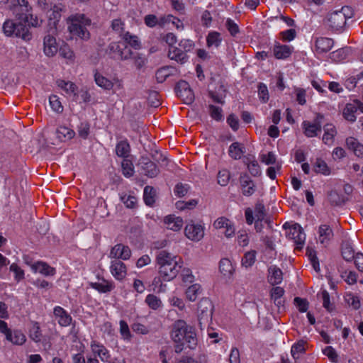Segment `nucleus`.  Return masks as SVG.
Wrapping results in <instances>:
<instances>
[{
    "label": "nucleus",
    "mask_w": 363,
    "mask_h": 363,
    "mask_svg": "<svg viewBox=\"0 0 363 363\" xmlns=\"http://www.w3.org/2000/svg\"><path fill=\"white\" fill-rule=\"evenodd\" d=\"M16 18L19 22L15 23L11 19H7L2 26L3 33L6 37H16L25 42H29L33 38L30 27H38L40 23L36 16L29 13H16Z\"/></svg>",
    "instance_id": "nucleus-1"
},
{
    "label": "nucleus",
    "mask_w": 363,
    "mask_h": 363,
    "mask_svg": "<svg viewBox=\"0 0 363 363\" xmlns=\"http://www.w3.org/2000/svg\"><path fill=\"white\" fill-rule=\"evenodd\" d=\"M169 334L177 354L181 353L185 347L194 350L197 346L198 339L194 327L187 324L184 320L174 321Z\"/></svg>",
    "instance_id": "nucleus-2"
},
{
    "label": "nucleus",
    "mask_w": 363,
    "mask_h": 363,
    "mask_svg": "<svg viewBox=\"0 0 363 363\" xmlns=\"http://www.w3.org/2000/svg\"><path fill=\"white\" fill-rule=\"evenodd\" d=\"M181 259L167 250H162L157 252L156 264L160 277L165 281L174 279L180 272L182 262Z\"/></svg>",
    "instance_id": "nucleus-3"
},
{
    "label": "nucleus",
    "mask_w": 363,
    "mask_h": 363,
    "mask_svg": "<svg viewBox=\"0 0 363 363\" xmlns=\"http://www.w3.org/2000/svg\"><path fill=\"white\" fill-rule=\"evenodd\" d=\"M91 22V20L83 13L72 14L67 19V29L72 36L86 41L90 38L87 27L90 26Z\"/></svg>",
    "instance_id": "nucleus-4"
},
{
    "label": "nucleus",
    "mask_w": 363,
    "mask_h": 363,
    "mask_svg": "<svg viewBox=\"0 0 363 363\" xmlns=\"http://www.w3.org/2000/svg\"><path fill=\"white\" fill-rule=\"evenodd\" d=\"M354 16V10L348 6H342L340 10L334 11L328 14L326 23L333 30H341L347 23V19Z\"/></svg>",
    "instance_id": "nucleus-5"
},
{
    "label": "nucleus",
    "mask_w": 363,
    "mask_h": 363,
    "mask_svg": "<svg viewBox=\"0 0 363 363\" xmlns=\"http://www.w3.org/2000/svg\"><path fill=\"white\" fill-rule=\"evenodd\" d=\"M213 309V304L208 298H203L199 302L197 315L199 325L201 330L211 322Z\"/></svg>",
    "instance_id": "nucleus-6"
},
{
    "label": "nucleus",
    "mask_w": 363,
    "mask_h": 363,
    "mask_svg": "<svg viewBox=\"0 0 363 363\" xmlns=\"http://www.w3.org/2000/svg\"><path fill=\"white\" fill-rule=\"evenodd\" d=\"M106 53L111 58L117 60H127L133 55V51L124 43L116 42L108 45Z\"/></svg>",
    "instance_id": "nucleus-7"
},
{
    "label": "nucleus",
    "mask_w": 363,
    "mask_h": 363,
    "mask_svg": "<svg viewBox=\"0 0 363 363\" xmlns=\"http://www.w3.org/2000/svg\"><path fill=\"white\" fill-rule=\"evenodd\" d=\"M357 111L363 113V103L358 99H354L345 105L342 111V116L345 120L353 123L357 119L355 113Z\"/></svg>",
    "instance_id": "nucleus-8"
},
{
    "label": "nucleus",
    "mask_w": 363,
    "mask_h": 363,
    "mask_svg": "<svg viewBox=\"0 0 363 363\" xmlns=\"http://www.w3.org/2000/svg\"><path fill=\"white\" fill-rule=\"evenodd\" d=\"M177 96L186 104H191L194 101V94L186 81H179L176 86Z\"/></svg>",
    "instance_id": "nucleus-9"
},
{
    "label": "nucleus",
    "mask_w": 363,
    "mask_h": 363,
    "mask_svg": "<svg viewBox=\"0 0 363 363\" xmlns=\"http://www.w3.org/2000/svg\"><path fill=\"white\" fill-rule=\"evenodd\" d=\"M287 236L289 239L294 241L297 249L301 250L303 247L306 240V235L300 225L294 224L290 228L289 231L287 233Z\"/></svg>",
    "instance_id": "nucleus-10"
},
{
    "label": "nucleus",
    "mask_w": 363,
    "mask_h": 363,
    "mask_svg": "<svg viewBox=\"0 0 363 363\" xmlns=\"http://www.w3.org/2000/svg\"><path fill=\"white\" fill-rule=\"evenodd\" d=\"M185 235L189 239L198 242L204 236L203 227L201 224L189 223L185 227Z\"/></svg>",
    "instance_id": "nucleus-11"
},
{
    "label": "nucleus",
    "mask_w": 363,
    "mask_h": 363,
    "mask_svg": "<svg viewBox=\"0 0 363 363\" xmlns=\"http://www.w3.org/2000/svg\"><path fill=\"white\" fill-rule=\"evenodd\" d=\"M138 164L141 167L145 175L148 177H155L160 172V169L156 164L146 157H141L139 160Z\"/></svg>",
    "instance_id": "nucleus-12"
},
{
    "label": "nucleus",
    "mask_w": 363,
    "mask_h": 363,
    "mask_svg": "<svg viewBox=\"0 0 363 363\" xmlns=\"http://www.w3.org/2000/svg\"><path fill=\"white\" fill-rule=\"evenodd\" d=\"M242 194L245 196H252L256 191V186L246 173H242L239 178Z\"/></svg>",
    "instance_id": "nucleus-13"
},
{
    "label": "nucleus",
    "mask_w": 363,
    "mask_h": 363,
    "mask_svg": "<svg viewBox=\"0 0 363 363\" xmlns=\"http://www.w3.org/2000/svg\"><path fill=\"white\" fill-rule=\"evenodd\" d=\"M131 256V250L128 246L123 244H117L114 245L110 252L109 257L115 259L127 260Z\"/></svg>",
    "instance_id": "nucleus-14"
},
{
    "label": "nucleus",
    "mask_w": 363,
    "mask_h": 363,
    "mask_svg": "<svg viewBox=\"0 0 363 363\" xmlns=\"http://www.w3.org/2000/svg\"><path fill=\"white\" fill-rule=\"evenodd\" d=\"M110 269L112 275L118 280H122L127 274L125 264L118 259L111 261Z\"/></svg>",
    "instance_id": "nucleus-15"
},
{
    "label": "nucleus",
    "mask_w": 363,
    "mask_h": 363,
    "mask_svg": "<svg viewBox=\"0 0 363 363\" xmlns=\"http://www.w3.org/2000/svg\"><path fill=\"white\" fill-rule=\"evenodd\" d=\"M44 52L47 56L52 57L55 55L58 50L56 39L52 35L48 34L44 38Z\"/></svg>",
    "instance_id": "nucleus-16"
},
{
    "label": "nucleus",
    "mask_w": 363,
    "mask_h": 363,
    "mask_svg": "<svg viewBox=\"0 0 363 363\" xmlns=\"http://www.w3.org/2000/svg\"><path fill=\"white\" fill-rule=\"evenodd\" d=\"M54 314L58 318V323L61 326L66 327L71 324L72 318L63 308L56 306L54 308Z\"/></svg>",
    "instance_id": "nucleus-17"
},
{
    "label": "nucleus",
    "mask_w": 363,
    "mask_h": 363,
    "mask_svg": "<svg viewBox=\"0 0 363 363\" xmlns=\"http://www.w3.org/2000/svg\"><path fill=\"white\" fill-rule=\"evenodd\" d=\"M268 281L274 286L279 284L283 280L282 271L276 265L270 266L268 269Z\"/></svg>",
    "instance_id": "nucleus-18"
},
{
    "label": "nucleus",
    "mask_w": 363,
    "mask_h": 363,
    "mask_svg": "<svg viewBox=\"0 0 363 363\" xmlns=\"http://www.w3.org/2000/svg\"><path fill=\"white\" fill-rule=\"evenodd\" d=\"M5 337L6 340L16 345H22L26 340L25 335L18 330H11Z\"/></svg>",
    "instance_id": "nucleus-19"
},
{
    "label": "nucleus",
    "mask_w": 363,
    "mask_h": 363,
    "mask_svg": "<svg viewBox=\"0 0 363 363\" xmlns=\"http://www.w3.org/2000/svg\"><path fill=\"white\" fill-rule=\"evenodd\" d=\"M315 50L318 53L327 52L333 46V40L328 38H318L315 40Z\"/></svg>",
    "instance_id": "nucleus-20"
},
{
    "label": "nucleus",
    "mask_w": 363,
    "mask_h": 363,
    "mask_svg": "<svg viewBox=\"0 0 363 363\" xmlns=\"http://www.w3.org/2000/svg\"><path fill=\"white\" fill-rule=\"evenodd\" d=\"M293 48L286 45L277 43L273 48L274 55L277 59H285L290 56Z\"/></svg>",
    "instance_id": "nucleus-21"
},
{
    "label": "nucleus",
    "mask_w": 363,
    "mask_h": 363,
    "mask_svg": "<svg viewBox=\"0 0 363 363\" xmlns=\"http://www.w3.org/2000/svg\"><path fill=\"white\" fill-rule=\"evenodd\" d=\"M92 352L97 354L103 362H106L110 357L108 350L103 345L96 341L91 343Z\"/></svg>",
    "instance_id": "nucleus-22"
},
{
    "label": "nucleus",
    "mask_w": 363,
    "mask_h": 363,
    "mask_svg": "<svg viewBox=\"0 0 363 363\" xmlns=\"http://www.w3.org/2000/svg\"><path fill=\"white\" fill-rule=\"evenodd\" d=\"M319 240L323 245H326L333 237V232L331 228L326 224L321 225L318 229Z\"/></svg>",
    "instance_id": "nucleus-23"
},
{
    "label": "nucleus",
    "mask_w": 363,
    "mask_h": 363,
    "mask_svg": "<svg viewBox=\"0 0 363 363\" xmlns=\"http://www.w3.org/2000/svg\"><path fill=\"white\" fill-rule=\"evenodd\" d=\"M168 57L169 59L180 62L181 64L186 62L188 58L186 52H184L182 49L177 47H172L169 49Z\"/></svg>",
    "instance_id": "nucleus-24"
},
{
    "label": "nucleus",
    "mask_w": 363,
    "mask_h": 363,
    "mask_svg": "<svg viewBox=\"0 0 363 363\" xmlns=\"http://www.w3.org/2000/svg\"><path fill=\"white\" fill-rule=\"evenodd\" d=\"M164 223L168 229L179 231L183 225V220L180 217L169 215L164 218Z\"/></svg>",
    "instance_id": "nucleus-25"
},
{
    "label": "nucleus",
    "mask_w": 363,
    "mask_h": 363,
    "mask_svg": "<svg viewBox=\"0 0 363 363\" xmlns=\"http://www.w3.org/2000/svg\"><path fill=\"white\" fill-rule=\"evenodd\" d=\"M302 125L304 129V134L308 138L315 137L321 131V125L320 124H315L314 123L305 121L303 122Z\"/></svg>",
    "instance_id": "nucleus-26"
},
{
    "label": "nucleus",
    "mask_w": 363,
    "mask_h": 363,
    "mask_svg": "<svg viewBox=\"0 0 363 363\" xmlns=\"http://www.w3.org/2000/svg\"><path fill=\"white\" fill-rule=\"evenodd\" d=\"M57 86L65 91L67 94L73 95L74 97L78 96L77 86L76 84L70 81H65L62 79H57L56 82Z\"/></svg>",
    "instance_id": "nucleus-27"
},
{
    "label": "nucleus",
    "mask_w": 363,
    "mask_h": 363,
    "mask_svg": "<svg viewBox=\"0 0 363 363\" xmlns=\"http://www.w3.org/2000/svg\"><path fill=\"white\" fill-rule=\"evenodd\" d=\"M32 269L45 276H53L55 274V269L43 262H38L33 264Z\"/></svg>",
    "instance_id": "nucleus-28"
},
{
    "label": "nucleus",
    "mask_w": 363,
    "mask_h": 363,
    "mask_svg": "<svg viewBox=\"0 0 363 363\" xmlns=\"http://www.w3.org/2000/svg\"><path fill=\"white\" fill-rule=\"evenodd\" d=\"M90 286L100 293L110 292L114 288L113 282L108 281L104 279H101V282H91L90 283Z\"/></svg>",
    "instance_id": "nucleus-29"
},
{
    "label": "nucleus",
    "mask_w": 363,
    "mask_h": 363,
    "mask_svg": "<svg viewBox=\"0 0 363 363\" xmlns=\"http://www.w3.org/2000/svg\"><path fill=\"white\" fill-rule=\"evenodd\" d=\"M228 152L232 158L239 160L245 152V147L240 143L235 142L230 145Z\"/></svg>",
    "instance_id": "nucleus-30"
},
{
    "label": "nucleus",
    "mask_w": 363,
    "mask_h": 363,
    "mask_svg": "<svg viewBox=\"0 0 363 363\" xmlns=\"http://www.w3.org/2000/svg\"><path fill=\"white\" fill-rule=\"evenodd\" d=\"M56 135L60 140L65 141L72 139L74 136L75 133L73 130L66 126H60L56 130Z\"/></svg>",
    "instance_id": "nucleus-31"
},
{
    "label": "nucleus",
    "mask_w": 363,
    "mask_h": 363,
    "mask_svg": "<svg viewBox=\"0 0 363 363\" xmlns=\"http://www.w3.org/2000/svg\"><path fill=\"white\" fill-rule=\"evenodd\" d=\"M156 191L152 186H146L144 189L143 199L147 206H152L155 201Z\"/></svg>",
    "instance_id": "nucleus-32"
},
{
    "label": "nucleus",
    "mask_w": 363,
    "mask_h": 363,
    "mask_svg": "<svg viewBox=\"0 0 363 363\" xmlns=\"http://www.w3.org/2000/svg\"><path fill=\"white\" fill-rule=\"evenodd\" d=\"M324 135L323 137V141L325 144L330 145L332 143L334 136L336 134V130L332 124H326L324 125Z\"/></svg>",
    "instance_id": "nucleus-33"
},
{
    "label": "nucleus",
    "mask_w": 363,
    "mask_h": 363,
    "mask_svg": "<svg viewBox=\"0 0 363 363\" xmlns=\"http://www.w3.org/2000/svg\"><path fill=\"white\" fill-rule=\"evenodd\" d=\"M130 151V147L127 140L118 142L116 147V152L118 157L126 158Z\"/></svg>",
    "instance_id": "nucleus-34"
},
{
    "label": "nucleus",
    "mask_w": 363,
    "mask_h": 363,
    "mask_svg": "<svg viewBox=\"0 0 363 363\" xmlns=\"http://www.w3.org/2000/svg\"><path fill=\"white\" fill-rule=\"evenodd\" d=\"M94 80L99 86L105 90H111L113 86V83L111 80L98 72L94 74Z\"/></svg>",
    "instance_id": "nucleus-35"
},
{
    "label": "nucleus",
    "mask_w": 363,
    "mask_h": 363,
    "mask_svg": "<svg viewBox=\"0 0 363 363\" xmlns=\"http://www.w3.org/2000/svg\"><path fill=\"white\" fill-rule=\"evenodd\" d=\"M313 170L316 173L323 174L324 175H329L330 174V169L328 164L320 158L316 159L313 164Z\"/></svg>",
    "instance_id": "nucleus-36"
},
{
    "label": "nucleus",
    "mask_w": 363,
    "mask_h": 363,
    "mask_svg": "<svg viewBox=\"0 0 363 363\" xmlns=\"http://www.w3.org/2000/svg\"><path fill=\"white\" fill-rule=\"evenodd\" d=\"M328 199L330 203L334 206H340L345 203L346 198L345 196L340 194L336 191H331L328 193Z\"/></svg>",
    "instance_id": "nucleus-37"
},
{
    "label": "nucleus",
    "mask_w": 363,
    "mask_h": 363,
    "mask_svg": "<svg viewBox=\"0 0 363 363\" xmlns=\"http://www.w3.org/2000/svg\"><path fill=\"white\" fill-rule=\"evenodd\" d=\"M219 269L224 276H230L234 272L233 266L228 259H222L220 261Z\"/></svg>",
    "instance_id": "nucleus-38"
},
{
    "label": "nucleus",
    "mask_w": 363,
    "mask_h": 363,
    "mask_svg": "<svg viewBox=\"0 0 363 363\" xmlns=\"http://www.w3.org/2000/svg\"><path fill=\"white\" fill-rule=\"evenodd\" d=\"M350 50L349 48L338 49L336 51H334L330 53V58L333 61L340 62L347 58V55L350 53Z\"/></svg>",
    "instance_id": "nucleus-39"
},
{
    "label": "nucleus",
    "mask_w": 363,
    "mask_h": 363,
    "mask_svg": "<svg viewBox=\"0 0 363 363\" xmlns=\"http://www.w3.org/2000/svg\"><path fill=\"white\" fill-rule=\"evenodd\" d=\"M18 4L13 7V13L16 17V13H29L31 10L28 0H17Z\"/></svg>",
    "instance_id": "nucleus-40"
},
{
    "label": "nucleus",
    "mask_w": 363,
    "mask_h": 363,
    "mask_svg": "<svg viewBox=\"0 0 363 363\" xmlns=\"http://www.w3.org/2000/svg\"><path fill=\"white\" fill-rule=\"evenodd\" d=\"M201 286L198 284H193L188 287L186 291V298L190 301H194L199 294H201Z\"/></svg>",
    "instance_id": "nucleus-41"
},
{
    "label": "nucleus",
    "mask_w": 363,
    "mask_h": 363,
    "mask_svg": "<svg viewBox=\"0 0 363 363\" xmlns=\"http://www.w3.org/2000/svg\"><path fill=\"white\" fill-rule=\"evenodd\" d=\"M206 40L208 47L215 46L218 48L222 41V38L218 32L213 31L208 33Z\"/></svg>",
    "instance_id": "nucleus-42"
},
{
    "label": "nucleus",
    "mask_w": 363,
    "mask_h": 363,
    "mask_svg": "<svg viewBox=\"0 0 363 363\" xmlns=\"http://www.w3.org/2000/svg\"><path fill=\"white\" fill-rule=\"evenodd\" d=\"M256 254L257 252L255 250L247 252L242 259V265L245 268L252 267L255 262Z\"/></svg>",
    "instance_id": "nucleus-43"
},
{
    "label": "nucleus",
    "mask_w": 363,
    "mask_h": 363,
    "mask_svg": "<svg viewBox=\"0 0 363 363\" xmlns=\"http://www.w3.org/2000/svg\"><path fill=\"white\" fill-rule=\"evenodd\" d=\"M121 167L123 174L125 177H130L133 175L135 172L133 162L130 160L125 158L122 162Z\"/></svg>",
    "instance_id": "nucleus-44"
},
{
    "label": "nucleus",
    "mask_w": 363,
    "mask_h": 363,
    "mask_svg": "<svg viewBox=\"0 0 363 363\" xmlns=\"http://www.w3.org/2000/svg\"><path fill=\"white\" fill-rule=\"evenodd\" d=\"M123 39L135 49L140 48V42L138 36L132 35L129 32H126L123 35Z\"/></svg>",
    "instance_id": "nucleus-45"
},
{
    "label": "nucleus",
    "mask_w": 363,
    "mask_h": 363,
    "mask_svg": "<svg viewBox=\"0 0 363 363\" xmlns=\"http://www.w3.org/2000/svg\"><path fill=\"white\" fill-rule=\"evenodd\" d=\"M164 18H161L159 21L155 15L148 14L145 16L144 22L147 27L153 28L157 24L163 25L164 23Z\"/></svg>",
    "instance_id": "nucleus-46"
},
{
    "label": "nucleus",
    "mask_w": 363,
    "mask_h": 363,
    "mask_svg": "<svg viewBox=\"0 0 363 363\" xmlns=\"http://www.w3.org/2000/svg\"><path fill=\"white\" fill-rule=\"evenodd\" d=\"M342 255L347 262H351L354 258V251L349 243L343 244L342 247Z\"/></svg>",
    "instance_id": "nucleus-47"
},
{
    "label": "nucleus",
    "mask_w": 363,
    "mask_h": 363,
    "mask_svg": "<svg viewBox=\"0 0 363 363\" xmlns=\"http://www.w3.org/2000/svg\"><path fill=\"white\" fill-rule=\"evenodd\" d=\"M170 69H171V67H163L157 69V71L156 72V74H155V77H156L157 82L162 83L163 82H164L166 80V79L169 76H170V74H171V72L169 71Z\"/></svg>",
    "instance_id": "nucleus-48"
},
{
    "label": "nucleus",
    "mask_w": 363,
    "mask_h": 363,
    "mask_svg": "<svg viewBox=\"0 0 363 363\" xmlns=\"http://www.w3.org/2000/svg\"><path fill=\"white\" fill-rule=\"evenodd\" d=\"M145 302L150 306V308L154 310H156L160 307L162 303L160 299L154 294L147 295L145 298Z\"/></svg>",
    "instance_id": "nucleus-49"
},
{
    "label": "nucleus",
    "mask_w": 363,
    "mask_h": 363,
    "mask_svg": "<svg viewBox=\"0 0 363 363\" xmlns=\"http://www.w3.org/2000/svg\"><path fill=\"white\" fill-rule=\"evenodd\" d=\"M304 352V342L303 341L298 342L297 344H295L291 347V353L295 360L298 359L300 357V354L303 353Z\"/></svg>",
    "instance_id": "nucleus-50"
},
{
    "label": "nucleus",
    "mask_w": 363,
    "mask_h": 363,
    "mask_svg": "<svg viewBox=\"0 0 363 363\" xmlns=\"http://www.w3.org/2000/svg\"><path fill=\"white\" fill-rule=\"evenodd\" d=\"M130 58L133 60L134 64L137 69H141L143 66H145V65L147 62V59L145 58V55L140 53H134L133 52V55Z\"/></svg>",
    "instance_id": "nucleus-51"
},
{
    "label": "nucleus",
    "mask_w": 363,
    "mask_h": 363,
    "mask_svg": "<svg viewBox=\"0 0 363 363\" xmlns=\"http://www.w3.org/2000/svg\"><path fill=\"white\" fill-rule=\"evenodd\" d=\"M49 101L53 111L57 113H62L63 111V106L57 96L52 95L50 96Z\"/></svg>",
    "instance_id": "nucleus-52"
},
{
    "label": "nucleus",
    "mask_w": 363,
    "mask_h": 363,
    "mask_svg": "<svg viewBox=\"0 0 363 363\" xmlns=\"http://www.w3.org/2000/svg\"><path fill=\"white\" fill-rule=\"evenodd\" d=\"M258 95L260 100L264 103L269 100L268 89L264 83H259L258 84Z\"/></svg>",
    "instance_id": "nucleus-53"
},
{
    "label": "nucleus",
    "mask_w": 363,
    "mask_h": 363,
    "mask_svg": "<svg viewBox=\"0 0 363 363\" xmlns=\"http://www.w3.org/2000/svg\"><path fill=\"white\" fill-rule=\"evenodd\" d=\"M230 179V172L227 169H222L218 174V183L221 186H226Z\"/></svg>",
    "instance_id": "nucleus-54"
},
{
    "label": "nucleus",
    "mask_w": 363,
    "mask_h": 363,
    "mask_svg": "<svg viewBox=\"0 0 363 363\" xmlns=\"http://www.w3.org/2000/svg\"><path fill=\"white\" fill-rule=\"evenodd\" d=\"M211 116L216 121H220L223 118L222 108L214 105L208 106Z\"/></svg>",
    "instance_id": "nucleus-55"
},
{
    "label": "nucleus",
    "mask_w": 363,
    "mask_h": 363,
    "mask_svg": "<svg viewBox=\"0 0 363 363\" xmlns=\"http://www.w3.org/2000/svg\"><path fill=\"white\" fill-rule=\"evenodd\" d=\"M119 324L120 333L122 335L123 338L125 340H130L131 337V334L127 323L125 320H120Z\"/></svg>",
    "instance_id": "nucleus-56"
},
{
    "label": "nucleus",
    "mask_w": 363,
    "mask_h": 363,
    "mask_svg": "<svg viewBox=\"0 0 363 363\" xmlns=\"http://www.w3.org/2000/svg\"><path fill=\"white\" fill-rule=\"evenodd\" d=\"M225 90H223V93H217L216 91L209 90L208 91V96L213 99V101L215 103L223 104L225 103L224 101V97H225Z\"/></svg>",
    "instance_id": "nucleus-57"
},
{
    "label": "nucleus",
    "mask_w": 363,
    "mask_h": 363,
    "mask_svg": "<svg viewBox=\"0 0 363 363\" xmlns=\"http://www.w3.org/2000/svg\"><path fill=\"white\" fill-rule=\"evenodd\" d=\"M189 186L182 183L177 184L174 188V194L178 197L184 196L189 191Z\"/></svg>",
    "instance_id": "nucleus-58"
},
{
    "label": "nucleus",
    "mask_w": 363,
    "mask_h": 363,
    "mask_svg": "<svg viewBox=\"0 0 363 363\" xmlns=\"http://www.w3.org/2000/svg\"><path fill=\"white\" fill-rule=\"evenodd\" d=\"M121 200L123 201V203L128 208H134L137 199L136 197L130 195H123L121 196Z\"/></svg>",
    "instance_id": "nucleus-59"
},
{
    "label": "nucleus",
    "mask_w": 363,
    "mask_h": 363,
    "mask_svg": "<svg viewBox=\"0 0 363 363\" xmlns=\"http://www.w3.org/2000/svg\"><path fill=\"white\" fill-rule=\"evenodd\" d=\"M322 299H323V307L329 312H331L333 310V306L330 303V295L329 293L326 290H323L321 292Z\"/></svg>",
    "instance_id": "nucleus-60"
},
{
    "label": "nucleus",
    "mask_w": 363,
    "mask_h": 363,
    "mask_svg": "<svg viewBox=\"0 0 363 363\" xmlns=\"http://www.w3.org/2000/svg\"><path fill=\"white\" fill-rule=\"evenodd\" d=\"M294 303L300 312L304 313L307 311L308 308V302L306 299L301 298L300 297H296L294 298Z\"/></svg>",
    "instance_id": "nucleus-61"
},
{
    "label": "nucleus",
    "mask_w": 363,
    "mask_h": 363,
    "mask_svg": "<svg viewBox=\"0 0 363 363\" xmlns=\"http://www.w3.org/2000/svg\"><path fill=\"white\" fill-rule=\"evenodd\" d=\"M225 26L231 35L235 36L240 31L238 26L230 18H228L225 23Z\"/></svg>",
    "instance_id": "nucleus-62"
},
{
    "label": "nucleus",
    "mask_w": 363,
    "mask_h": 363,
    "mask_svg": "<svg viewBox=\"0 0 363 363\" xmlns=\"http://www.w3.org/2000/svg\"><path fill=\"white\" fill-rule=\"evenodd\" d=\"M265 208L264 204L257 202L255 205V216L258 220H262L265 216Z\"/></svg>",
    "instance_id": "nucleus-63"
},
{
    "label": "nucleus",
    "mask_w": 363,
    "mask_h": 363,
    "mask_svg": "<svg viewBox=\"0 0 363 363\" xmlns=\"http://www.w3.org/2000/svg\"><path fill=\"white\" fill-rule=\"evenodd\" d=\"M10 270L15 274L16 281H20L24 278V272L16 264L13 263L10 266Z\"/></svg>",
    "instance_id": "nucleus-64"
}]
</instances>
